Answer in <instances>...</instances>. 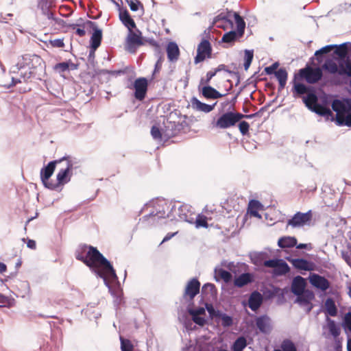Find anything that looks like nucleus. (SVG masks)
<instances>
[{"mask_svg":"<svg viewBox=\"0 0 351 351\" xmlns=\"http://www.w3.org/2000/svg\"><path fill=\"white\" fill-rule=\"evenodd\" d=\"M75 258L104 281L117 278L115 270L110 261L95 247L85 244L80 245L75 251Z\"/></svg>","mask_w":351,"mask_h":351,"instance_id":"obj_1","label":"nucleus"},{"mask_svg":"<svg viewBox=\"0 0 351 351\" xmlns=\"http://www.w3.org/2000/svg\"><path fill=\"white\" fill-rule=\"evenodd\" d=\"M332 108L336 112V121L339 125L351 127V99L343 101L335 99L332 103Z\"/></svg>","mask_w":351,"mask_h":351,"instance_id":"obj_2","label":"nucleus"},{"mask_svg":"<svg viewBox=\"0 0 351 351\" xmlns=\"http://www.w3.org/2000/svg\"><path fill=\"white\" fill-rule=\"evenodd\" d=\"M253 115H245L239 112H227L221 114L217 121L212 122V128L227 129L234 126L243 118H250Z\"/></svg>","mask_w":351,"mask_h":351,"instance_id":"obj_3","label":"nucleus"},{"mask_svg":"<svg viewBox=\"0 0 351 351\" xmlns=\"http://www.w3.org/2000/svg\"><path fill=\"white\" fill-rule=\"evenodd\" d=\"M349 43H344L341 45H326L320 49L317 50L315 53V56L317 57V60H319V56L328 53L330 52L332 49H335L334 54L336 55L338 57V63H337L338 68H339V63L341 62L343 65L344 62L347 60L346 58L348 56V45ZM330 58H328L329 59ZM332 59H334L335 62H337V59L335 58H331ZM328 60V58L326 59Z\"/></svg>","mask_w":351,"mask_h":351,"instance_id":"obj_4","label":"nucleus"},{"mask_svg":"<svg viewBox=\"0 0 351 351\" xmlns=\"http://www.w3.org/2000/svg\"><path fill=\"white\" fill-rule=\"evenodd\" d=\"M343 65L341 62L339 63V68L334 59L329 58L326 60L323 64V69L330 74H338L339 75H346L351 77V60L348 58L344 62Z\"/></svg>","mask_w":351,"mask_h":351,"instance_id":"obj_5","label":"nucleus"},{"mask_svg":"<svg viewBox=\"0 0 351 351\" xmlns=\"http://www.w3.org/2000/svg\"><path fill=\"white\" fill-rule=\"evenodd\" d=\"M322 70L325 71L323 69V64L321 68H312L306 66L305 68L300 69L298 74L294 76V80L304 79L308 84H315L322 79L323 76Z\"/></svg>","mask_w":351,"mask_h":351,"instance_id":"obj_6","label":"nucleus"},{"mask_svg":"<svg viewBox=\"0 0 351 351\" xmlns=\"http://www.w3.org/2000/svg\"><path fill=\"white\" fill-rule=\"evenodd\" d=\"M145 44L141 32L137 28L128 31L125 40V49L130 53H134L138 47Z\"/></svg>","mask_w":351,"mask_h":351,"instance_id":"obj_7","label":"nucleus"},{"mask_svg":"<svg viewBox=\"0 0 351 351\" xmlns=\"http://www.w3.org/2000/svg\"><path fill=\"white\" fill-rule=\"evenodd\" d=\"M61 160H62V162L64 161L66 162V167L65 168L60 169L58 173L56 176L57 180L56 182H53L55 187L51 189V190H58L62 185L67 183L70 180L69 172L73 169V164L65 157Z\"/></svg>","mask_w":351,"mask_h":351,"instance_id":"obj_8","label":"nucleus"},{"mask_svg":"<svg viewBox=\"0 0 351 351\" xmlns=\"http://www.w3.org/2000/svg\"><path fill=\"white\" fill-rule=\"evenodd\" d=\"M62 160H56L51 161L46 167L41 169L40 173V179L46 188L51 189L55 187L53 182L49 181V178L55 171L56 164L62 162Z\"/></svg>","mask_w":351,"mask_h":351,"instance_id":"obj_9","label":"nucleus"},{"mask_svg":"<svg viewBox=\"0 0 351 351\" xmlns=\"http://www.w3.org/2000/svg\"><path fill=\"white\" fill-rule=\"evenodd\" d=\"M129 88L134 90V96L138 101H143L147 95L148 88V82L145 77H139L135 80L132 86H128Z\"/></svg>","mask_w":351,"mask_h":351,"instance_id":"obj_10","label":"nucleus"},{"mask_svg":"<svg viewBox=\"0 0 351 351\" xmlns=\"http://www.w3.org/2000/svg\"><path fill=\"white\" fill-rule=\"evenodd\" d=\"M212 54V47L207 40H202L197 48V55L194 58V62L198 64L206 58H210Z\"/></svg>","mask_w":351,"mask_h":351,"instance_id":"obj_11","label":"nucleus"},{"mask_svg":"<svg viewBox=\"0 0 351 351\" xmlns=\"http://www.w3.org/2000/svg\"><path fill=\"white\" fill-rule=\"evenodd\" d=\"M200 289V282L197 278L190 280L185 287L183 299L187 302H191L194 298L199 293Z\"/></svg>","mask_w":351,"mask_h":351,"instance_id":"obj_12","label":"nucleus"},{"mask_svg":"<svg viewBox=\"0 0 351 351\" xmlns=\"http://www.w3.org/2000/svg\"><path fill=\"white\" fill-rule=\"evenodd\" d=\"M311 219L312 214L311 210L305 213L298 212L291 219L288 220L287 226H290L292 228L302 227L307 223L310 222Z\"/></svg>","mask_w":351,"mask_h":351,"instance_id":"obj_13","label":"nucleus"},{"mask_svg":"<svg viewBox=\"0 0 351 351\" xmlns=\"http://www.w3.org/2000/svg\"><path fill=\"white\" fill-rule=\"evenodd\" d=\"M310 283L317 289L326 291L330 287V282L324 276L312 274L309 276Z\"/></svg>","mask_w":351,"mask_h":351,"instance_id":"obj_14","label":"nucleus"},{"mask_svg":"<svg viewBox=\"0 0 351 351\" xmlns=\"http://www.w3.org/2000/svg\"><path fill=\"white\" fill-rule=\"evenodd\" d=\"M256 325L259 331L269 334L271 330V319L267 315H262L256 319Z\"/></svg>","mask_w":351,"mask_h":351,"instance_id":"obj_15","label":"nucleus"},{"mask_svg":"<svg viewBox=\"0 0 351 351\" xmlns=\"http://www.w3.org/2000/svg\"><path fill=\"white\" fill-rule=\"evenodd\" d=\"M191 106L193 110L199 112H203L205 113H208L211 112L215 108V106L217 104V102H215L213 105H209L200 101L196 97H193L191 100Z\"/></svg>","mask_w":351,"mask_h":351,"instance_id":"obj_16","label":"nucleus"},{"mask_svg":"<svg viewBox=\"0 0 351 351\" xmlns=\"http://www.w3.org/2000/svg\"><path fill=\"white\" fill-rule=\"evenodd\" d=\"M119 19L122 23L128 28V31L136 28L134 21L132 19L129 12L126 9L120 10Z\"/></svg>","mask_w":351,"mask_h":351,"instance_id":"obj_17","label":"nucleus"},{"mask_svg":"<svg viewBox=\"0 0 351 351\" xmlns=\"http://www.w3.org/2000/svg\"><path fill=\"white\" fill-rule=\"evenodd\" d=\"M119 19L122 23L128 28V31L136 28L134 21L132 19L129 12L126 9L120 10Z\"/></svg>","mask_w":351,"mask_h":351,"instance_id":"obj_18","label":"nucleus"},{"mask_svg":"<svg viewBox=\"0 0 351 351\" xmlns=\"http://www.w3.org/2000/svg\"><path fill=\"white\" fill-rule=\"evenodd\" d=\"M119 19L122 23L128 28V31L136 28L134 21L132 19L129 12L126 9L120 10Z\"/></svg>","mask_w":351,"mask_h":351,"instance_id":"obj_19","label":"nucleus"},{"mask_svg":"<svg viewBox=\"0 0 351 351\" xmlns=\"http://www.w3.org/2000/svg\"><path fill=\"white\" fill-rule=\"evenodd\" d=\"M119 19L122 23L128 28V31L136 28L134 21L132 19L129 12L126 9L120 10Z\"/></svg>","mask_w":351,"mask_h":351,"instance_id":"obj_20","label":"nucleus"},{"mask_svg":"<svg viewBox=\"0 0 351 351\" xmlns=\"http://www.w3.org/2000/svg\"><path fill=\"white\" fill-rule=\"evenodd\" d=\"M88 23L90 24L93 27L94 32L92 34L90 38V43L91 47L93 49H97L101 45V38H102V32L101 29H98L95 23L92 21H88Z\"/></svg>","mask_w":351,"mask_h":351,"instance_id":"obj_21","label":"nucleus"},{"mask_svg":"<svg viewBox=\"0 0 351 351\" xmlns=\"http://www.w3.org/2000/svg\"><path fill=\"white\" fill-rule=\"evenodd\" d=\"M306 283L304 279L298 276L293 278L291 285V291L296 295H300L304 292Z\"/></svg>","mask_w":351,"mask_h":351,"instance_id":"obj_22","label":"nucleus"},{"mask_svg":"<svg viewBox=\"0 0 351 351\" xmlns=\"http://www.w3.org/2000/svg\"><path fill=\"white\" fill-rule=\"evenodd\" d=\"M293 266L300 270L313 271L315 265L313 263L309 262L304 258H295L290 261Z\"/></svg>","mask_w":351,"mask_h":351,"instance_id":"obj_23","label":"nucleus"},{"mask_svg":"<svg viewBox=\"0 0 351 351\" xmlns=\"http://www.w3.org/2000/svg\"><path fill=\"white\" fill-rule=\"evenodd\" d=\"M254 281V276L250 273H243L236 277L234 280V285L241 288Z\"/></svg>","mask_w":351,"mask_h":351,"instance_id":"obj_24","label":"nucleus"},{"mask_svg":"<svg viewBox=\"0 0 351 351\" xmlns=\"http://www.w3.org/2000/svg\"><path fill=\"white\" fill-rule=\"evenodd\" d=\"M263 302L262 295L255 291L252 292L248 300V306L251 310L255 311L259 308Z\"/></svg>","mask_w":351,"mask_h":351,"instance_id":"obj_25","label":"nucleus"},{"mask_svg":"<svg viewBox=\"0 0 351 351\" xmlns=\"http://www.w3.org/2000/svg\"><path fill=\"white\" fill-rule=\"evenodd\" d=\"M167 58L170 62H176L180 56V49L174 42H169L167 46Z\"/></svg>","mask_w":351,"mask_h":351,"instance_id":"obj_26","label":"nucleus"},{"mask_svg":"<svg viewBox=\"0 0 351 351\" xmlns=\"http://www.w3.org/2000/svg\"><path fill=\"white\" fill-rule=\"evenodd\" d=\"M202 96L207 99H216L223 97V95L210 86H205L202 88Z\"/></svg>","mask_w":351,"mask_h":351,"instance_id":"obj_27","label":"nucleus"},{"mask_svg":"<svg viewBox=\"0 0 351 351\" xmlns=\"http://www.w3.org/2000/svg\"><path fill=\"white\" fill-rule=\"evenodd\" d=\"M214 273L215 279L217 282L222 280L224 282L228 283L232 280V276L231 273L222 268H215Z\"/></svg>","mask_w":351,"mask_h":351,"instance_id":"obj_28","label":"nucleus"},{"mask_svg":"<svg viewBox=\"0 0 351 351\" xmlns=\"http://www.w3.org/2000/svg\"><path fill=\"white\" fill-rule=\"evenodd\" d=\"M77 64L72 62L71 60H69L67 62H63L56 64L53 66V69L59 73H62L66 71L75 70L77 69Z\"/></svg>","mask_w":351,"mask_h":351,"instance_id":"obj_29","label":"nucleus"},{"mask_svg":"<svg viewBox=\"0 0 351 351\" xmlns=\"http://www.w3.org/2000/svg\"><path fill=\"white\" fill-rule=\"evenodd\" d=\"M324 312L326 315L335 317L337 315V308L332 298H327L324 302Z\"/></svg>","mask_w":351,"mask_h":351,"instance_id":"obj_30","label":"nucleus"},{"mask_svg":"<svg viewBox=\"0 0 351 351\" xmlns=\"http://www.w3.org/2000/svg\"><path fill=\"white\" fill-rule=\"evenodd\" d=\"M296 245L297 239L294 237H282L278 241V245L281 248L293 247Z\"/></svg>","mask_w":351,"mask_h":351,"instance_id":"obj_31","label":"nucleus"},{"mask_svg":"<svg viewBox=\"0 0 351 351\" xmlns=\"http://www.w3.org/2000/svg\"><path fill=\"white\" fill-rule=\"evenodd\" d=\"M23 59L25 61V64L29 67H37L38 66H40L43 62L42 58L39 56L35 54L26 55L23 56Z\"/></svg>","mask_w":351,"mask_h":351,"instance_id":"obj_32","label":"nucleus"},{"mask_svg":"<svg viewBox=\"0 0 351 351\" xmlns=\"http://www.w3.org/2000/svg\"><path fill=\"white\" fill-rule=\"evenodd\" d=\"M275 76L279 82V89H283L286 85L288 73L285 68H280L275 72Z\"/></svg>","mask_w":351,"mask_h":351,"instance_id":"obj_33","label":"nucleus"},{"mask_svg":"<svg viewBox=\"0 0 351 351\" xmlns=\"http://www.w3.org/2000/svg\"><path fill=\"white\" fill-rule=\"evenodd\" d=\"M261 207V204L258 201L254 199L251 200L249 202L247 213L253 217L261 218V215L258 213V210H260Z\"/></svg>","mask_w":351,"mask_h":351,"instance_id":"obj_34","label":"nucleus"},{"mask_svg":"<svg viewBox=\"0 0 351 351\" xmlns=\"http://www.w3.org/2000/svg\"><path fill=\"white\" fill-rule=\"evenodd\" d=\"M327 328L330 333L335 337H337L341 332L340 328L337 325L335 322L329 317H327Z\"/></svg>","mask_w":351,"mask_h":351,"instance_id":"obj_35","label":"nucleus"},{"mask_svg":"<svg viewBox=\"0 0 351 351\" xmlns=\"http://www.w3.org/2000/svg\"><path fill=\"white\" fill-rule=\"evenodd\" d=\"M289 271L290 267L288 265V264L283 260H280L277 267H276V269H274V273L276 276H282L289 273Z\"/></svg>","mask_w":351,"mask_h":351,"instance_id":"obj_36","label":"nucleus"},{"mask_svg":"<svg viewBox=\"0 0 351 351\" xmlns=\"http://www.w3.org/2000/svg\"><path fill=\"white\" fill-rule=\"evenodd\" d=\"M312 110L321 116H324L326 117H329L332 114L330 108L318 103H317V104L313 107Z\"/></svg>","mask_w":351,"mask_h":351,"instance_id":"obj_37","label":"nucleus"},{"mask_svg":"<svg viewBox=\"0 0 351 351\" xmlns=\"http://www.w3.org/2000/svg\"><path fill=\"white\" fill-rule=\"evenodd\" d=\"M234 19L235 23L237 24V33L239 34V36L241 37L244 34L245 23L243 18L238 13L236 12L234 13Z\"/></svg>","mask_w":351,"mask_h":351,"instance_id":"obj_38","label":"nucleus"},{"mask_svg":"<svg viewBox=\"0 0 351 351\" xmlns=\"http://www.w3.org/2000/svg\"><path fill=\"white\" fill-rule=\"evenodd\" d=\"M178 131L179 130L176 128V123L174 122L169 121L165 125V130L164 133L165 136L171 138L175 136L178 134Z\"/></svg>","mask_w":351,"mask_h":351,"instance_id":"obj_39","label":"nucleus"},{"mask_svg":"<svg viewBox=\"0 0 351 351\" xmlns=\"http://www.w3.org/2000/svg\"><path fill=\"white\" fill-rule=\"evenodd\" d=\"M247 345L244 337L237 338L232 346V351H242Z\"/></svg>","mask_w":351,"mask_h":351,"instance_id":"obj_40","label":"nucleus"},{"mask_svg":"<svg viewBox=\"0 0 351 351\" xmlns=\"http://www.w3.org/2000/svg\"><path fill=\"white\" fill-rule=\"evenodd\" d=\"M304 103L311 110L317 103V97L314 93H309L308 95L303 98Z\"/></svg>","mask_w":351,"mask_h":351,"instance_id":"obj_41","label":"nucleus"},{"mask_svg":"<svg viewBox=\"0 0 351 351\" xmlns=\"http://www.w3.org/2000/svg\"><path fill=\"white\" fill-rule=\"evenodd\" d=\"M314 298V295L312 292L306 291L300 295H298V301L300 303L308 304L311 300Z\"/></svg>","mask_w":351,"mask_h":351,"instance_id":"obj_42","label":"nucleus"},{"mask_svg":"<svg viewBox=\"0 0 351 351\" xmlns=\"http://www.w3.org/2000/svg\"><path fill=\"white\" fill-rule=\"evenodd\" d=\"M190 213V210L189 209V206L186 204L182 205L179 208V217L181 219L189 221H190V216L189 213Z\"/></svg>","mask_w":351,"mask_h":351,"instance_id":"obj_43","label":"nucleus"},{"mask_svg":"<svg viewBox=\"0 0 351 351\" xmlns=\"http://www.w3.org/2000/svg\"><path fill=\"white\" fill-rule=\"evenodd\" d=\"M237 36H239V34L237 32L230 31L223 34L221 40L223 43H230L234 42L237 39Z\"/></svg>","mask_w":351,"mask_h":351,"instance_id":"obj_44","label":"nucleus"},{"mask_svg":"<svg viewBox=\"0 0 351 351\" xmlns=\"http://www.w3.org/2000/svg\"><path fill=\"white\" fill-rule=\"evenodd\" d=\"M121 351H133L134 345L130 340L120 337Z\"/></svg>","mask_w":351,"mask_h":351,"instance_id":"obj_45","label":"nucleus"},{"mask_svg":"<svg viewBox=\"0 0 351 351\" xmlns=\"http://www.w3.org/2000/svg\"><path fill=\"white\" fill-rule=\"evenodd\" d=\"M293 92L294 95H296L298 96V95H301L306 93L308 92V88L303 84L295 82L294 86H293Z\"/></svg>","mask_w":351,"mask_h":351,"instance_id":"obj_46","label":"nucleus"},{"mask_svg":"<svg viewBox=\"0 0 351 351\" xmlns=\"http://www.w3.org/2000/svg\"><path fill=\"white\" fill-rule=\"evenodd\" d=\"M282 351H297L295 344L289 339L284 340L281 343Z\"/></svg>","mask_w":351,"mask_h":351,"instance_id":"obj_47","label":"nucleus"},{"mask_svg":"<svg viewBox=\"0 0 351 351\" xmlns=\"http://www.w3.org/2000/svg\"><path fill=\"white\" fill-rule=\"evenodd\" d=\"M219 71V69H215L214 71H210L207 72L206 75V79L201 80V84H208L211 80V79L217 74V73Z\"/></svg>","mask_w":351,"mask_h":351,"instance_id":"obj_48","label":"nucleus"},{"mask_svg":"<svg viewBox=\"0 0 351 351\" xmlns=\"http://www.w3.org/2000/svg\"><path fill=\"white\" fill-rule=\"evenodd\" d=\"M196 227L208 228L207 218L203 215H198L195 221Z\"/></svg>","mask_w":351,"mask_h":351,"instance_id":"obj_49","label":"nucleus"},{"mask_svg":"<svg viewBox=\"0 0 351 351\" xmlns=\"http://www.w3.org/2000/svg\"><path fill=\"white\" fill-rule=\"evenodd\" d=\"M49 43L52 47L62 48L64 47V38L50 39Z\"/></svg>","mask_w":351,"mask_h":351,"instance_id":"obj_50","label":"nucleus"},{"mask_svg":"<svg viewBox=\"0 0 351 351\" xmlns=\"http://www.w3.org/2000/svg\"><path fill=\"white\" fill-rule=\"evenodd\" d=\"M343 326L351 331V312H348L345 314L343 319Z\"/></svg>","mask_w":351,"mask_h":351,"instance_id":"obj_51","label":"nucleus"},{"mask_svg":"<svg viewBox=\"0 0 351 351\" xmlns=\"http://www.w3.org/2000/svg\"><path fill=\"white\" fill-rule=\"evenodd\" d=\"M250 125L247 121H241L239 124V129L243 135H245L248 133Z\"/></svg>","mask_w":351,"mask_h":351,"instance_id":"obj_52","label":"nucleus"},{"mask_svg":"<svg viewBox=\"0 0 351 351\" xmlns=\"http://www.w3.org/2000/svg\"><path fill=\"white\" fill-rule=\"evenodd\" d=\"M151 134L154 139H157V140L162 139V133H161L160 129L157 126L154 125L152 128Z\"/></svg>","mask_w":351,"mask_h":351,"instance_id":"obj_53","label":"nucleus"},{"mask_svg":"<svg viewBox=\"0 0 351 351\" xmlns=\"http://www.w3.org/2000/svg\"><path fill=\"white\" fill-rule=\"evenodd\" d=\"M280 260L281 259H271L265 261L264 262V266L267 267L274 268L275 269L276 267H277V266L278 265V263H280Z\"/></svg>","mask_w":351,"mask_h":351,"instance_id":"obj_54","label":"nucleus"},{"mask_svg":"<svg viewBox=\"0 0 351 351\" xmlns=\"http://www.w3.org/2000/svg\"><path fill=\"white\" fill-rule=\"evenodd\" d=\"M130 8L132 11H137L138 10V5H142L138 0H126Z\"/></svg>","mask_w":351,"mask_h":351,"instance_id":"obj_55","label":"nucleus"},{"mask_svg":"<svg viewBox=\"0 0 351 351\" xmlns=\"http://www.w3.org/2000/svg\"><path fill=\"white\" fill-rule=\"evenodd\" d=\"M221 324L225 327L230 326L232 324V318L227 315H223L221 316Z\"/></svg>","mask_w":351,"mask_h":351,"instance_id":"obj_56","label":"nucleus"},{"mask_svg":"<svg viewBox=\"0 0 351 351\" xmlns=\"http://www.w3.org/2000/svg\"><path fill=\"white\" fill-rule=\"evenodd\" d=\"M208 291L210 293H213L216 291V287L214 284L212 283H206L202 287V292H206Z\"/></svg>","mask_w":351,"mask_h":351,"instance_id":"obj_57","label":"nucleus"},{"mask_svg":"<svg viewBox=\"0 0 351 351\" xmlns=\"http://www.w3.org/2000/svg\"><path fill=\"white\" fill-rule=\"evenodd\" d=\"M278 66V63L275 62V63L272 64L271 66L265 67V71L268 75H271L273 73L275 74V72L276 71V70L277 69Z\"/></svg>","mask_w":351,"mask_h":351,"instance_id":"obj_58","label":"nucleus"},{"mask_svg":"<svg viewBox=\"0 0 351 351\" xmlns=\"http://www.w3.org/2000/svg\"><path fill=\"white\" fill-rule=\"evenodd\" d=\"M189 313L191 315L195 316V315H201L205 314V309L202 307H200L197 309H191L189 311Z\"/></svg>","mask_w":351,"mask_h":351,"instance_id":"obj_59","label":"nucleus"},{"mask_svg":"<svg viewBox=\"0 0 351 351\" xmlns=\"http://www.w3.org/2000/svg\"><path fill=\"white\" fill-rule=\"evenodd\" d=\"M145 43H148L152 47H154L155 50L158 52L160 51V45L154 39H148L145 40Z\"/></svg>","mask_w":351,"mask_h":351,"instance_id":"obj_60","label":"nucleus"},{"mask_svg":"<svg viewBox=\"0 0 351 351\" xmlns=\"http://www.w3.org/2000/svg\"><path fill=\"white\" fill-rule=\"evenodd\" d=\"M193 321L199 326H203L205 324L206 320L204 317L198 315L192 316Z\"/></svg>","mask_w":351,"mask_h":351,"instance_id":"obj_61","label":"nucleus"},{"mask_svg":"<svg viewBox=\"0 0 351 351\" xmlns=\"http://www.w3.org/2000/svg\"><path fill=\"white\" fill-rule=\"evenodd\" d=\"M254 57L253 51L246 50L245 51V61L252 63Z\"/></svg>","mask_w":351,"mask_h":351,"instance_id":"obj_62","label":"nucleus"},{"mask_svg":"<svg viewBox=\"0 0 351 351\" xmlns=\"http://www.w3.org/2000/svg\"><path fill=\"white\" fill-rule=\"evenodd\" d=\"M9 304L8 298L0 293V307H5Z\"/></svg>","mask_w":351,"mask_h":351,"instance_id":"obj_63","label":"nucleus"},{"mask_svg":"<svg viewBox=\"0 0 351 351\" xmlns=\"http://www.w3.org/2000/svg\"><path fill=\"white\" fill-rule=\"evenodd\" d=\"M178 233V231H176L175 232H169L167 234V235L164 237L163 240L162 241V242L160 243V244L166 242V241H168L169 240H170L172 237H173L174 236H176L177 234Z\"/></svg>","mask_w":351,"mask_h":351,"instance_id":"obj_64","label":"nucleus"}]
</instances>
